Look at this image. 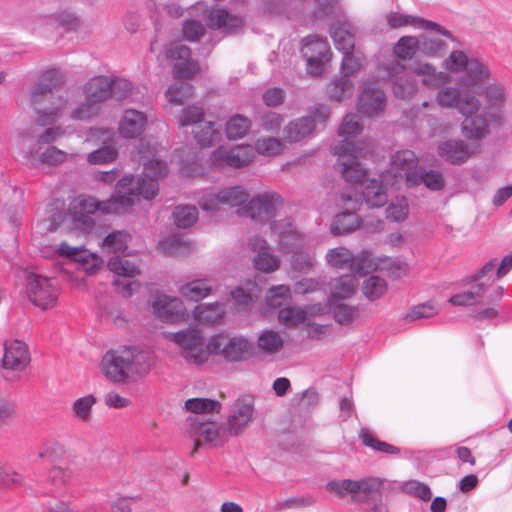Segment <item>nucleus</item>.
Wrapping results in <instances>:
<instances>
[{"label": "nucleus", "instance_id": "aec40b11", "mask_svg": "<svg viewBox=\"0 0 512 512\" xmlns=\"http://www.w3.org/2000/svg\"><path fill=\"white\" fill-rule=\"evenodd\" d=\"M385 21L387 26L391 29L411 27L414 30L435 32L439 35L451 37L450 31L440 24L399 10L387 12L385 14Z\"/></svg>", "mask_w": 512, "mask_h": 512}, {"label": "nucleus", "instance_id": "a19ab883", "mask_svg": "<svg viewBox=\"0 0 512 512\" xmlns=\"http://www.w3.org/2000/svg\"><path fill=\"white\" fill-rule=\"evenodd\" d=\"M213 291L207 280H193L179 288V293L191 301H200Z\"/></svg>", "mask_w": 512, "mask_h": 512}, {"label": "nucleus", "instance_id": "7c9ffc66", "mask_svg": "<svg viewBox=\"0 0 512 512\" xmlns=\"http://www.w3.org/2000/svg\"><path fill=\"white\" fill-rule=\"evenodd\" d=\"M60 255H64L70 260L78 262L87 274H94L102 264V260L93 253L88 252L82 246H70L66 242H61L57 249Z\"/></svg>", "mask_w": 512, "mask_h": 512}, {"label": "nucleus", "instance_id": "dca6fc26", "mask_svg": "<svg viewBox=\"0 0 512 512\" xmlns=\"http://www.w3.org/2000/svg\"><path fill=\"white\" fill-rule=\"evenodd\" d=\"M189 425V434L194 438L195 444L191 452L194 455L203 439L205 443L210 444L213 447H217L223 444L227 440L226 430L222 431L219 424L210 419L202 420L199 416H192L187 419Z\"/></svg>", "mask_w": 512, "mask_h": 512}, {"label": "nucleus", "instance_id": "5701e85b", "mask_svg": "<svg viewBox=\"0 0 512 512\" xmlns=\"http://www.w3.org/2000/svg\"><path fill=\"white\" fill-rule=\"evenodd\" d=\"M152 309L155 317L163 322L177 323L186 317V308L181 299L166 294L154 298Z\"/></svg>", "mask_w": 512, "mask_h": 512}, {"label": "nucleus", "instance_id": "c756f323", "mask_svg": "<svg viewBox=\"0 0 512 512\" xmlns=\"http://www.w3.org/2000/svg\"><path fill=\"white\" fill-rule=\"evenodd\" d=\"M30 363L27 345L20 340L7 341L4 344L2 367L5 370L21 372Z\"/></svg>", "mask_w": 512, "mask_h": 512}, {"label": "nucleus", "instance_id": "79ce46f5", "mask_svg": "<svg viewBox=\"0 0 512 512\" xmlns=\"http://www.w3.org/2000/svg\"><path fill=\"white\" fill-rule=\"evenodd\" d=\"M283 345V338L274 330H265L257 338V348L266 355L279 352Z\"/></svg>", "mask_w": 512, "mask_h": 512}, {"label": "nucleus", "instance_id": "2eb2a0df", "mask_svg": "<svg viewBox=\"0 0 512 512\" xmlns=\"http://www.w3.org/2000/svg\"><path fill=\"white\" fill-rule=\"evenodd\" d=\"M249 197V192L243 186H228L203 196L199 204L205 211H217L220 206L237 207L242 211Z\"/></svg>", "mask_w": 512, "mask_h": 512}, {"label": "nucleus", "instance_id": "72a5a7b5", "mask_svg": "<svg viewBox=\"0 0 512 512\" xmlns=\"http://www.w3.org/2000/svg\"><path fill=\"white\" fill-rule=\"evenodd\" d=\"M385 106V94L375 88L365 86L358 99V111L367 116L378 115Z\"/></svg>", "mask_w": 512, "mask_h": 512}, {"label": "nucleus", "instance_id": "6e6d98bb", "mask_svg": "<svg viewBox=\"0 0 512 512\" xmlns=\"http://www.w3.org/2000/svg\"><path fill=\"white\" fill-rule=\"evenodd\" d=\"M278 320L287 327H296L299 324H305V314L303 307L288 306L279 310Z\"/></svg>", "mask_w": 512, "mask_h": 512}, {"label": "nucleus", "instance_id": "cd10ccee", "mask_svg": "<svg viewBox=\"0 0 512 512\" xmlns=\"http://www.w3.org/2000/svg\"><path fill=\"white\" fill-rule=\"evenodd\" d=\"M388 77L393 84V92L396 97L406 99L412 97L417 91V82L405 74V65L398 60H393L386 68Z\"/></svg>", "mask_w": 512, "mask_h": 512}, {"label": "nucleus", "instance_id": "3c124183", "mask_svg": "<svg viewBox=\"0 0 512 512\" xmlns=\"http://www.w3.org/2000/svg\"><path fill=\"white\" fill-rule=\"evenodd\" d=\"M96 401V397L92 394L78 398L71 406L72 416L83 423L89 422L92 418V409Z\"/></svg>", "mask_w": 512, "mask_h": 512}, {"label": "nucleus", "instance_id": "0eeeda50", "mask_svg": "<svg viewBox=\"0 0 512 512\" xmlns=\"http://www.w3.org/2000/svg\"><path fill=\"white\" fill-rule=\"evenodd\" d=\"M418 159L411 150H400L392 156V167L399 169L395 175L393 185L403 183L414 186L423 183L428 189L439 191L444 188L445 181L441 172L429 170L422 172L418 169Z\"/></svg>", "mask_w": 512, "mask_h": 512}, {"label": "nucleus", "instance_id": "c85d7f7f", "mask_svg": "<svg viewBox=\"0 0 512 512\" xmlns=\"http://www.w3.org/2000/svg\"><path fill=\"white\" fill-rule=\"evenodd\" d=\"M439 71L435 65L428 62H416L411 67L412 73L421 79L423 85L429 88H439L449 83L455 77L459 84V76L445 70Z\"/></svg>", "mask_w": 512, "mask_h": 512}, {"label": "nucleus", "instance_id": "37998d69", "mask_svg": "<svg viewBox=\"0 0 512 512\" xmlns=\"http://www.w3.org/2000/svg\"><path fill=\"white\" fill-rule=\"evenodd\" d=\"M131 236L124 230L113 231L102 240L101 247L108 253H123L128 247Z\"/></svg>", "mask_w": 512, "mask_h": 512}, {"label": "nucleus", "instance_id": "5fc2aeb1", "mask_svg": "<svg viewBox=\"0 0 512 512\" xmlns=\"http://www.w3.org/2000/svg\"><path fill=\"white\" fill-rule=\"evenodd\" d=\"M108 268L115 275L123 278H132L140 273L138 266L120 257H113L108 261Z\"/></svg>", "mask_w": 512, "mask_h": 512}, {"label": "nucleus", "instance_id": "c9c22d12", "mask_svg": "<svg viewBox=\"0 0 512 512\" xmlns=\"http://www.w3.org/2000/svg\"><path fill=\"white\" fill-rule=\"evenodd\" d=\"M438 155L451 164H461L468 160L470 153L462 140H448L439 144Z\"/></svg>", "mask_w": 512, "mask_h": 512}, {"label": "nucleus", "instance_id": "473e14b6", "mask_svg": "<svg viewBox=\"0 0 512 512\" xmlns=\"http://www.w3.org/2000/svg\"><path fill=\"white\" fill-rule=\"evenodd\" d=\"M249 246L257 255L254 258L255 267L258 270L270 273L278 269L280 260L270 253L267 242L260 237H253L249 240Z\"/></svg>", "mask_w": 512, "mask_h": 512}, {"label": "nucleus", "instance_id": "9b49d317", "mask_svg": "<svg viewBox=\"0 0 512 512\" xmlns=\"http://www.w3.org/2000/svg\"><path fill=\"white\" fill-rule=\"evenodd\" d=\"M382 480L379 478H366L362 480L345 479L341 481H331L327 484V489L337 494L339 497H345L347 494L355 502H367L369 500H380V490Z\"/></svg>", "mask_w": 512, "mask_h": 512}, {"label": "nucleus", "instance_id": "69168bd1", "mask_svg": "<svg viewBox=\"0 0 512 512\" xmlns=\"http://www.w3.org/2000/svg\"><path fill=\"white\" fill-rule=\"evenodd\" d=\"M283 117L275 112L264 113L259 120L260 126L267 132H277L281 128Z\"/></svg>", "mask_w": 512, "mask_h": 512}, {"label": "nucleus", "instance_id": "423d86ee", "mask_svg": "<svg viewBox=\"0 0 512 512\" xmlns=\"http://www.w3.org/2000/svg\"><path fill=\"white\" fill-rule=\"evenodd\" d=\"M100 367L102 373L114 383L135 381L150 372L152 356L149 352L124 346L106 352Z\"/></svg>", "mask_w": 512, "mask_h": 512}, {"label": "nucleus", "instance_id": "f257e3e1", "mask_svg": "<svg viewBox=\"0 0 512 512\" xmlns=\"http://www.w3.org/2000/svg\"><path fill=\"white\" fill-rule=\"evenodd\" d=\"M161 154L162 149L154 139L142 138L132 153L133 160L143 165L142 176H124L117 182L110 199L103 202L92 196L76 197L69 205L68 214L51 215L49 224H92L89 220L92 214H120L139 203L141 198L153 199L159 190L158 179L165 177L169 171Z\"/></svg>", "mask_w": 512, "mask_h": 512}, {"label": "nucleus", "instance_id": "a18cd8bd", "mask_svg": "<svg viewBox=\"0 0 512 512\" xmlns=\"http://www.w3.org/2000/svg\"><path fill=\"white\" fill-rule=\"evenodd\" d=\"M417 36L405 35L398 39L393 47V54L401 60H411L419 52Z\"/></svg>", "mask_w": 512, "mask_h": 512}, {"label": "nucleus", "instance_id": "6ab92c4d", "mask_svg": "<svg viewBox=\"0 0 512 512\" xmlns=\"http://www.w3.org/2000/svg\"><path fill=\"white\" fill-rule=\"evenodd\" d=\"M370 254H363L355 258L346 248L338 247L330 249L326 254L329 265L336 268H350L355 274H364L371 270H378L379 264L371 260Z\"/></svg>", "mask_w": 512, "mask_h": 512}, {"label": "nucleus", "instance_id": "4468645a", "mask_svg": "<svg viewBox=\"0 0 512 512\" xmlns=\"http://www.w3.org/2000/svg\"><path fill=\"white\" fill-rule=\"evenodd\" d=\"M301 52L306 59L307 73L312 76L322 75L331 59L328 42L316 36H307L302 40Z\"/></svg>", "mask_w": 512, "mask_h": 512}, {"label": "nucleus", "instance_id": "8fccbe9b", "mask_svg": "<svg viewBox=\"0 0 512 512\" xmlns=\"http://www.w3.org/2000/svg\"><path fill=\"white\" fill-rule=\"evenodd\" d=\"M343 211L335 215L334 224H361L355 212L359 209L360 204L356 199L350 196H341Z\"/></svg>", "mask_w": 512, "mask_h": 512}, {"label": "nucleus", "instance_id": "9d476101", "mask_svg": "<svg viewBox=\"0 0 512 512\" xmlns=\"http://www.w3.org/2000/svg\"><path fill=\"white\" fill-rule=\"evenodd\" d=\"M111 79L99 76L90 79L84 86L85 100L75 106L72 103L71 117L73 120H87L96 115L99 110L98 104L111 97Z\"/></svg>", "mask_w": 512, "mask_h": 512}, {"label": "nucleus", "instance_id": "7ed1b4c3", "mask_svg": "<svg viewBox=\"0 0 512 512\" xmlns=\"http://www.w3.org/2000/svg\"><path fill=\"white\" fill-rule=\"evenodd\" d=\"M442 68L459 76L461 90L480 95L488 108L495 113L503 110L508 100V89L505 83L495 79L490 66L480 58L469 55L463 50H453L442 61Z\"/></svg>", "mask_w": 512, "mask_h": 512}, {"label": "nucleus", "instance_id": "e2e57ef3", "mask_svg": "<svg viewBox=\"0 0 512 512\" xmlns=\"http://www.w3.org/2000/svg\"><path fill=\"white\" fill-rule=\"evenodd\" d=\"M438 310L432 302L416 305L410 309L406 318L408 320H419L425 318H431L437 315Z\"/></svg>", "mask_w": 512, "mask_h": 512}, {"label": "nucleus", "instance_id": "2f4dec72", "mask_svg": "<svg viewBox=\"0 0 512 512\" xmlns=\"http://www.w3.org/2000/svg\"><path fill=\"white\" fill-rule=\"evenodd\" d=\"M147 124L148 118L145 113L135 109H127L118 123V131L122 137L133 139L145 131Z\"/></svg>", "mask_w": 512, "mask_h": 512}, {"label": "nucleus", "instance_id": "412c9836", "mask_svg": "<svg viewBox=\"0 0 512 512\" xmlns=\"http://www.w3.org/2000/svg\"><path fill=\"white\" fill-rule=\"evenodd\" d=\"M39 146H32L31 142L23 139L21 153L23 159L32 167L40 165L56 166L66 161L67 153L55 146H49L40 152Z\"/></svg>", "mask_w": 512, "mask_h": 512}, {"label": "nucleus", "instance_id": "4d7b16f0", "mask_svg": "<svg viewBox=\"0 0 512 512\" xmlns=\"http://www.w3.org/2000/svg\"><path fill=\"white\" fill-rule=\"evenodd\" d=\"M198 215L197 207L190 204H180L172 210L174 224H196Z\"/></svg>", "mask_w": 512, "mask_h": 512}, {"label": "nucleus", "instance_id": "0e129e2a", "mask_svg": "<svg viewBox=\"0 0 512 512\" xmlns=\"http://www.w3.org/2000/svg\"><path fill=\"white\" fill-rule=\"evenodd\" d=\"M21 485V475L0 464V488L13 489Z\"/></svg>", "mask_w": 512, "mask_h": 512}, {"label": "nucleus", "instance_id": "09e8293b", "mask_svg": "<svg viewBox=\"0 0 512 512\" xmlns=\"http://www.w3.org/2000/svg\"><path fill=\"white\" fill-rule=\"evenodd\" d=\"M330 310L334 320L340 325H350L359 317V309L357 306L346 303L329 302Z\"/></svg>", "mask_w": 512, "mask_h": 512}, {"label": "nucleus", "instance_id": "680f3d73", "mask_svg": "<svg viewBox=\"0 0 512 512\" xmlns=\"http://www.w3.org/2000/svg\"><path fill=\"white\" fill-rule=\"evenodd\" d=\"M408 211L409 208L406 198L396 197L386 210L387 219L393 222H402L406 219Z\"/></svg>", "mask_w": 512, "mask_h": 512}, {"label": "nucleus", "instance_id": "1a4fd4ad", "mask_svg": "<svg viewBox=\"0 0 512 512\" xmlns=\"http://www.w3.org/2000/svg\"><path fill=\"white\" fill-rule=\"evenodd\" d=\"M167 338L178 346L180 355L189 364H203L212 355L211 339L205 343L202 332L197 328L168 333Z\"/></svg>", "mask_w": 512, "mask_h": 512}, {"label": "nucleus", "instance_id": "338daca9", "mask_svg": "<svg viewBox=\"0 0 512 512\" xmlns=\"http://www.w3.org/2000/svg\"><path fill=\"white\" fill-rule=\"evenodd\" d=\"M290 288L286 285L272 287L267 296V304L271 307H280L283 301L289 296Z\"/></svg>", "mask_w": 512, "mask_h": 512}, {"label": "nucleus", "instance_id": "f704fd0d", "mask_svg": "<svg viewBox=\"0 0 512 512\" xmlns=\"http://www.w3.org/2000/svg\"><path fill=\"white\" fill-rule=\"evenodd\" d=\"M359 282L355 274H346L330 282L328 302L351 298L357 291Z\"/></svg>", "mask_w": 512, "mask_h": 512}, {"label": "nucleus", "instance_id": "f3484780", "mask_svg": "<svg viewBox=\"0 0 512 512\" xmlns=\"http://www.w3.org/2000/svg\"><path fill=\"white\" fill-rule=\"evenodd\" d=\"M26 279L27 296L35 306L47 310L56 305L58 290L50 278L29 273Z\"/></svg>", "mask_w": 512, "mask_h": 512}, {"label": "nucleus", "instance_id": "6e6552de", "mask_svg": "<svg viewBox=\"0 0 512 512\" xmlns=\"http://www.w3.org/2000/svg\"><path fill=\"white\" fill-rule=\"evenodd\" d=\"M330 35L336 49L343 54L341 75L350 78L364 65V56L361 53H353L355 39L352 26L346 19L338 20L331 26Z\"/></svg>", "mask_w": 512, "mask_h": 512}, {"label": "nucleus", "instance_id": "393cba45", "mask_svg": "<svg viewBox=\"0 0 512 512\" xmlns=\"http://www.w3.org/2000/svg\"><path fill=\"white\" fill-rule=\"evenodd\" d=\"M281 202L280 196L271 191H266L255 195L242 208V214L249 216L254 220H264L270 217L277 205Z\"/></svg>", "mask_w": 512, "mask_h": 512}, {"label": "nucleus", "instance_id": "e433bc0d", "mask_svg": "<svg viewBox=\"0 0 512 512\" xmlns=\"http://www.w3.org/2000/svg\"><path fill=\"white\" fill-rule=\"evenodd\" d=\"M489 283L476 282L468 290L458 292L452 295L448 302L455 306H474L480 304L483 299V295L488 290Z\"/></svg>", "mask_w": 512, "mask_h": 512}, {"label": "nucleus", "instance_id": "f03ea898", "mask_svg": "<svg viewBox=\"0 0 512 512\" xmlns=\"http://www.w3.org/2000/svg\"><path fill=\"white\" fill-rule=\"evenodd\" d=\"M362 126L358 116L347 114L338 129V136L341 140L332 148V153L337 156V165L343 177L352 183H361L362 196L369 207H381L389 195L399 190L403 183L393 185L395 175L399 169L391 166L388 171L380 175V179L366 180V170L359 162V158L367 152L368 145L364 142H357Z\"/></svg>", "mask_w": 512, "mask_h": 512}, {"label": "nucleus", "instance_id": "774afa93", "mask_svg": "<svg viewBox=\"0 0 512 512\" xmlns=\"http://www.w3.org/2000/svg\"><path fill=\"white\" fill-rule=\"evenodd\" d=\"M112 283L116 292L122 297H130L140 287L139 282L131 280L130 278H117L113 280Z\"/></svg>", "mask_w": 512, "mask_h": 512}, {"label": "nucleus", "instance_id": "13d9d810", "mask_svg": "<svg viewBox=\"0 0 512 512\" xmlns=\"http://www.w3.org/2000/svg\"><path fill=\"white\" fill-rule=\"evenodd\" d=\"M158 249L166 256H180L188 250V245L179 237L171 236L159 241Z\"/></svg>", "mask_w": 512, "mask_h": 512}, {"label": "nucleus", "instance_id": "4c0bfd02", "mask_svg": "<svg viewBox=\"0 0 512 512\" xmlns=\"http://www.w3.org/2000/svg\"><path fill=\"white\" fill-rule=\"evenodd\" d=\"M314 130L310 117H302L289 122L283 129V137L287 142H299Z\"/></svg>", "mask_w": 512, "mask_h": 512}, {"label": "nucleus", "instance_id": "ddd939ff", "mask_svg": "<svg viewBox=\"0 0 512 512\" xmlns=\"http://www.w3.org/2000/svg\"><path fill=\"white\" fill-rule=\"evenodd\" d=\"M211 350L227 361L239 362L253 354V344L243 336L220 334L211 338Z\"/></svg>", "mask_w": 512, "mask_h": 512}, {"label": "nucleus", "instance_id": "b1692460", "mask_svg": "<svg viewBox=\"0 0 512 512\" xmlns=\"http://www.w3.org/2000/svg\"><path fill=\"white\" fill-rule=\"evenodd\" d=\"M192 14L206 20L209 27H215L225 32H232L242 25V19L230 15L224 9L207 10L203 3H197L192 7Z\"/></svg>", "mask_w": 512, "mask_h": 512}, {"label": "nucleus", "instance_id": "bf43d9fd", "mask_svg": "<svg viewBox=\"0 0 512 512\" xmlns=\"http://www.w3.org/2000/svg\"><path fill=\"white\" fill-rule=\"evenodd\" d=\"M165 96L170 104L182 105L192 96V89L187 83L175 84L166 90Z\"/></svg>", "mask_w": 512, "mask_h": 512}, {"label": "nucleus", "instance_id": "de8ad7c7", "mask_svg": "<svg viewBox=\"0 0 512 512\" xmlns=\"http://www.w3.org/2000/svg\"><path fill=\"white\" fill-rule=\"evenodd\" d=\"M224 314V306L218 302L211 305L201 304L194 310V317L196 320L209 324L219 322L223 318Z\"/></svg>", "mask_w": 512, "mask_h": 512}, {"label": "nucleus", "instance_id": "a878e982", "mask_svg": "<svg viewBox=\"0 0 512 512\" xmlns=\"http://www.w3.org/2000/svg\"><path fill=\"white\" fill-rule=\"evenodd\" d=\"M114 138V133L108 129H95L91 130L87 141L101 143L103 146L87 156V161L90 164H105L112 162L116 159L117 151L111 145Z\"/></svg>", "mask_w": 512, "mask_h": 512}, {"label": "nucleus", "instance_id": "864d4df0", "mask_svg": "<svg viewBox=\"0 0 512 512\" xmlns=\"http://www.w3.org/2000/svg\"><path fill=\"white\" fill-rule=\"evenodd\" d=\"M386 291V280L376 275H371L362 284L363 294L371 301L381 298Z\"/></svg>", "mask_w": 512, "mask_h": 512}, {"label": "nucleus", "instance_id": "f8f14e48", "mask_svg": "<svg viewBox=\"0 0 512 512\" xmlns=\"http://www.w3.org/2000/svg\"><path fill=\"white\" fill-rule=\"evenodd\" d=\"M180 126H193L194 138L201 147H210L221 139L219 128L212 121L203 120V111L199 107H187L179 118Z\"/></svg>", "mask_w": 512, "mask_h": 512}, {"label": "nucleus", "instance_id": "c03bdc74", "mask_svg": "<svg viewBox=\"0 0 512 512\" xmlns=\"http://www.w3.org/2000/svg\"><path fill=\"white\" fill-rule=\"evenodd\" d=\"M354 93V83L349 77L341 75L332 80L328 86V95L331 99L341 102L352 97Z\"/></svg>", "mask_w": 512, "mask_h": 512}, {"label": "nucleus", "instance_id": "603ef678", "mask_svg": "<svg viewBox=\"0 0 512 512\" xmlns=\"http://www.w3.org/2000/svg\"><path fill=\"white\" fill-rule=\"evenodd\" d=\"M251 127V121L242 115H234L226 122L225 132L230 140L243 138Z\"/></svg>", "mask_w": 512, "mask_h": 512}, {"label": "nucleus", "instance_id": "bb28decb", "mask_svg": "<svg viewBox=\"0 0 512 512\" xmlns=\"http://www.w3.org/2000/svg\"><path fill=\"white\" fill-rule=\"evenodd\" d=\"M254 418V407L247 399H238L232 406L227 419L228 436H238L248 427Z\"/></svg>", "mask_w": 512, "mask_h": 512}, {"label": "nucleus", "instance_id": "052dcab7", "mask_svg": "<svg viewBox=\"0 0 512 512\" xmlns=\"http://www.w3.org/2000/svg\"><path fill=\"white\" fill-rule=\"evenodd\" d=\"M360 439L365 446H368L376 451H381L388 454H398L400 452V449L398 447L377 439L367 429L361 430Z\"/></svg>", "mask_w": 512, "mask_h": 512}, {"label": "nucleus", "instance_id": "4be33fe9", "mask_svg": "<svg viewBox=\"0 0 512 512\" xmlns=\"http://www.w3.org/2000/svg\"><path fill=\"white\" fill-rule=\"evenodd\" d=\"M190 55V49L181 43H173L166 50V58L173 65L175 78H189L199 71L197 62Z\"/></svg>", "mask_w": 512, "mask_h": 512}, {"label": "nucleus", "instance_id": "58836bf2", "mask_svg": "<svg viewBox=\"0 0 512 512\" xmlns=\"http://www.w3.org/2000/svg\"><path fill=\"white\" fill-rule=\"evenodd\" d=\"M419 44V52L428 57H438L445 50V42L443 35L436 34L435 32H426V34L417 36ZM444 38H447L444 36ZM452 39L451 37H448Z\"/></svg>", "mask_w": 512, "mask_h": 512}, {"label": "nucleus", "instance_id": "ea45409f", "mask_svg": "<svg viewBox=\"0 0 512 512\" xmlns=\"http://www.w3.org/2000/svg\"><path fill=\"white\" fill-rule=\"evenodd\" d=\"M185 409L204 420L207 419L206 415L210 413H219L221 404L218 401L209 398H192L185 402Z\"/></svg>", "mask_w": 512, "mask_h": 512}, {"label": "nucleus", "instance_id": "39448f33", "mask_svg": "<svg viewBox=\"0 0 512 512\" xmlns=\"http://www.w3.org/2000/svg\"><path fill=\"white\" fill-rule=\"evenodd\" d=\"M442 108L456 109L462 116V133L469 139H482L489 134V124L480 100L469 91L455 86H444L436 94Z\"/></svg>", "mask_w": 512, "mask_h": 512}, {"label": "nucleus", "instance_id": "20e7f679", "mask_svg": "<svg viewBox=\"0 0 512 512\" xmlns=\"http://www.w3.org/2000/svg\"><path fill=\"white\" fill-rule=\"evenodd\" d=\"M56 72L45 73L31 93V100L36 109V121L41 126H48L59 123V125L46 129L32 146H38L39 142L51 143L70 131V126L64 124L73 119L71 117L72 103L68 96L54 95L53 85L45 82L52 80Z\"/></svg>", "mask_w": 512, "mask_h": 512}, {"label": "nucleus", "instance_id": "49530a36", "mask_svg": "<svg viewBox=\"0 0 512 512\" xmlns=\"http://www.w3.org/2000/svg\"><path fill=\"white\" fill-rule=\"evenodd\" d=\"M284 143L275 137L265 136L258 138L253 146L254 153L265 157H276L284 151Z\"/></svg>", "mask_w": 512, "mask_h": 512}, {"label": "nucleus", "instance_id": "a211bd4d", "mask_svg": "<svg viewBox=\"0 0 512 512\" xmlns=\"http://www.w3.org/2000/svg\"><path fill=\"white\" fill-rule=\"evenodd\" d=\"M255 159L253 146L251 145H222L211 154L210 161L213 166L241 168L249 165Z\"/></svg>", "mask_w": 512, "mask_h": 512}]
</instances>
